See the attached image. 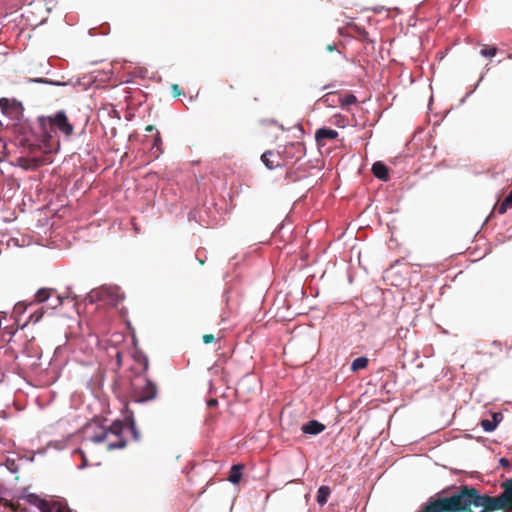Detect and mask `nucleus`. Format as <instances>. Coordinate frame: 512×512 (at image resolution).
Wrapping results in <instances>:
<instances>
[{
  "label": "nucleus",
  "mask_w": 512,
  "mask_h": 512,
  "mask_svg": "<svg viewBox=\"0 0 512 512\" xmlns=\"http://www.w3.org/2000/svg\"><path fill=\"white\" fill-rule=\"evenodd\" d=\"M32 306L30 302L27 301H19L15 304L13 312L17 315H22L28 309V307Z\"/></svg>",
  "instance_id": "31"
},
{
  "label": "nucleus",
  "mask_w": 512,
  "mask_h": 512,
  "mask_svg": "<svg viewBox=\"0 0 512 512\" xmlns=\"http://www.w3.org/2000/svg\"><path fill=\"white\" fill-rule=\"evenodd\" d=\"M372 173L373 175L384 182L390 180V169L389 167L382 161H376L372 164Z\"/></svg>",
  "instance_id": "14"
},
{
  "label": "nucleus",
  "mask_w": 512,
  "mask_h": 512,
  "mask_svg": "<svg viewBox=\"0 0 512 512\" xmlns=\"http://www.w3.org/2000/svg\"><path fill=\"white\" fill-rule=\"evenodd\" d=\"M483 78H484V74L482 73L480 79L475 84L474 88L470 92L466 93V95L461 99V103H464L465 100L477 89V87L479 86V83L483 80Z\"/></svg>",
  "instance_id": "36"
},
{
  "label": "nucleus",
  "mask_w": 512,
  "mask_h": 512,
  "mask_svg": "<svg viewBox=\"0 0 512 512\" xmlns=\"http://www.w3.org/2000/svg\"><path fill=\"white\" fill-rule=\"evenodd\" d=\"M510 463H511V462H510V460H508L506 457H501V458L499 459V464H500V466H501V467H503V468H508V467H510Z\"/></svg>",
  "instance_id": "41"
},
{
  "label": "nucleus",
  "mask_w": 512,
  "mask_h": 512,
  "mask_svg": "<svg viewBox=\"0 0 512 512\" xmlns=\"http://www.w3.org/2000/svg\"><path fill=\"white\" fill-rule=\"evenodd\" d=\"M331 489L327 485H322L317 490L316 501L320 506H324L328 502Z\"/></svg>",
  "instance_id": "21"
},
{
  "label": "nucleus",
  "mask_w": 512,
  "mask_h": 512,
  "mask_svg": "<svg viewBox=\"0 0 512 512\" xmlns=\"http://www.w3.org/2000/svg\"><path fill=\"white\" fill-rule=\"evenodd\" d=\"M53 291V288H39L36 293L34 294L33 300L30 301V304L32 305H39L48 302L49 297Z\"/></svg>",
  "instance_id": "18"
},
{
  "label": "nucleus",
  "mask_w": 512,
  "mask_h": 512,
  "mask_svg": "<svg viewBox=\"0 0 512 512\" xmlns=\"http://www.w3.org/2000/svg\"><path fill=\"white\" fill-rule=\"evenodd\" d=\"M479 425L484 432L491 433L497 429L498 426L491 419H481Z\"/></svg>",
  "instance_id": "28"
},
{
  "label": "nucleus",
  "mask_w": 512,
  "mask_h": 512,
  "mask_svg": "<svg viewBox=\"0 0 512 512\" xmlns=\"http://www.w3.org/2000/svg\"><path fill=\"white\" fill-rule=\"evenodd\" d=\"M5 467L10 473H17L19 471V464L16 459L7 457L4 462Z\"/></svg>",
  "instance_id": "29"
},
{
  "label": "nucleus",
  "mask_w": 512,
  "mask_h": 512,
  "mask_svg": "<svg viewBox=\"0 0 512 512\" xmlns=\"http://www.w3.org/2000/svg\"><path fill=\"white\" fill-rule=\"evenodd\" d=\"M37 122L45 138H51L54 130H58L66 137L71 136L74 131V126L69 121L65 110H58L47 116L40 115L37 117Z\"/></svg>",
  "instance_id": "2"
},
{
  "label": "nucleus",
  "mask_w": 512,
  "mask_h": 512,
  "mask_svg": "<svg viewBox=\"0 0 512 512\" xmlns=\"http://www.w3.org/2000/svg\"><path fill=\"white\" fill-rule=\"evenodd\" d=\"M494 216V212L491 211L490 214L486 217L484 224L487 223Z\"/></svg>",
  "instance_id": "49"
},
{
  "label": "nucleus",
  "mask_w": 512,
  "mask_h": 512,
  "mask_svg": "<svg viewBox=\"0 0 512 512\" xmlns=\"http://www.w3.org/2000/svg\"><path fill=\"white\" fill-rule=\"evenodd\" d=\"M339 133L329 127L323 126L316 130L315 141L318 145H321L325 140H336Z\"/></svg>",
  "instance_id": "11"
},
{
  "label": "nucleus",
  "mask_w": 512,
  "mask_h": 512,
  "mask_svg": "<svg viewBox=\"0 0 512 512\" xmlns=\"http://www.w3.org/2000/svg\"><path fill=\"white\" fill-rule=\"evenodd\" d=\"M72 298L73 300L77 298L76 295H67V296H62L60 295L59 293H57L56 289H53L50 297H49V300L46 304L47 306V309H50V310H55L57 309L58 307H60L64 300L67 299V298Z\"/></svg>",
  "instance_id": "16"
},
{
  "label": "nucleus",
  "mask_w": 512,
  "mask_h": 512,
  "mask_svg": "<svg viewBox=\"0 0 512 512\" xmlns=\"http://www.w3.org/2000/svg\"><path fill=\"white\" fill-rule=\"evenodd\" d=\"M479 512H491V511L488 509L482 508Z\"/></svg>",
  "instance_id": "55"
},
{
  "label": "nucleus",
  "mask_w": 512,
  "mask_h": 512,
  "mask_svg": "<svg viewBox=\"0 0 512 512\" xmlns=\"http://www.w3.org/2000/svg\"><path fill=\"white\" fill-rule=\"evenodd\" d=\"M357 97L352 94V93H348L344 96V98L341 100V107L342 109L345 108V106H349V105H353V104H356L357 103Z\"/></svg>",
  "instance_id": "33"
},
{
  "label": "nucleus",
  "mask_w": 512,
  "mask_h": 512,
  "mask_svg": "<svg viewBox=\"0 0 512 512\" xmlns=\"http://www.w3.org/2000/svg\"><path fill=\"white\" fill-rule=\"evenodd\" d=\"M121 413L124 417V421L126 423L127 428L131 432L133 440L136 442L140 441L141 434L136 426L134 412L129 408L128 404L124 405V407L121 409Z\"/></svg>",
  "instance_id": "7"
},
{
  "label": "nucleus",
  "mask_w": 512,
  "mask_h": 512,
  "mask_svg": "<svg viewBox=\"0 0 512 512\" xmlns=\"http://www.w3.org/2000/svg\"><path fill=\"white\" fill-rule=\"evenodd\" d=\"M286 177L291 178V173H287Z\"/></svg>",
  "instance_id": "58"
},
{
  "label": "nucleus",
  "mask_w": 512,
  "mask_h": 512,
  "mask_svg": "<svg viewBox=\"0 0 512 512\" xmlns=\"http://www.w3.org/2000/svg\"><path fill=\"white\" fill-rule=\"evenodd\" d=\"M154 130H155V127H154L153 125H148V126L146 127V131H148V132H152V131H154Z\"/></svg>",
  "instance_id": "50"
},
{
  "label": "nucleus",
  "mask_w": 512,
  "mask_h": 512,
  "mask_svg": "<svg viewBox=\"0 0 512 512\" xmlns=\"http://www.w3.org/2000/svg\"><path fill=\"white\" fill-rule=\"evenodd\" d=\"M0 111L4 116L9 118L17 117L18 114H22L23 107L20 102L11 103L7 98L0 99Z\"/></svg>",
  "instance_id": "9"
},
{
  "label": "nucleus",
  "mask_w": 512,
  "mask_h": 512,
  "mask_svg": "<svg viewBox=\"0 0 512 512\" xmlns=\"http://www.w3.org/2000/svg\"><path fill=\"white\" fill-rule=\"evenodd\" d=\"M26 83H37V84L53 85V86H59V87H66V86L75 87L76 85L82 84L80 78H77L76 80L71 78L68 81H58V80H52V79H48V78H44V77L27 78Z\"/></svg>",
  "instance_id": "8"
},
{
  "label": "nucleus",
  "mask_w": 512,
  "mask_h": 512,
  "mask_svg": "<svg viewBox=\"0 0 512 512\" xmlns=\"http://www.w3.org/2000/svg\"><path fill=\"white\" fill-rule=\"evenodd\" d=\"M218 404V400L217 399H210L208 402H207V405L209 407H213V406H216Z\"/></svg>",
  "instance_id": "47"
},
{
  "label": "nucleus",
  "mask_w": 512,
  "mask_h": 512,
  "mask_svg": "<svg viewBox=\"0 0 512 512\" xmlns=\"http://www.w3.org/2000/svg\"><path fill=\"white\" fill-rule=\"evenodd\" d=\"M326 426L318 420L312 419L301 426V431L310 436H316L325 430Z\"/></svg>",
  "instance_id": "13"
},
{
  "label": "nucleus",
  "mask_w": 512,
  "mask_h": 512,
  "mask_svg": "<svg viewBox=\"0 0 512 512\" xmlns=\"http://www.w3.org/2000/svg\"><path fill=\"white\" fill-rule=\"evenodd\" d=\"M20 497L27 503L38 508L40 512H42L43 508L46 507L47 501L45 499L41 498L36 493L29 492L27 489H23Z\"/></svg>",
  "instance_id": "12"
},
{
  "label": "nucleus",
  "mask_w": 512,
  "mask_h": 512,
  "mask_svg": "<svg viewBox=\"0 0 512 512\" xmlns=\"http://www.w3.org/2000/svg\"><path fill=\"white\" fill-rule=\"evenodd\" d=\"M273 152L271 150H267L265 151L262 155H261V161L262 163L264 164V166L269 169V170H273L277 167H280L281 165L280 164H276L274 165L273 164V161L271 160V157L273 156Z\"/></svg>",
  "instance_id": "26"
},
{
  "label": "nucleus",
  "mask_w": 512,
  "mask_h": 512,
  "mask_svg": "<svg viewBox=\"0 0 512 512\" xmlns=\"http://www.w3.org/2000/svg\"><path fill=\"white\" fill-rule=\"evenodd\" d=\"M285 227V221H282L275 229L274 233L280 232Z\"/></svg>",
  "instance_id": "46"
},
{
  "label": "nucleus",
  "mask_w": 512,
  "mask_h": 512,
  "mask_svg": "<svg viewBox=\"0 0 512 512\" xmlns=\"http://www.w3.org/2000/svg\"><path fill=\"white\" fill-rule=\"evenodd\" d=\"M0 144L2 146V154L4 156H7L8 155V152H7V143L0 137Z\"/></svg>",
  "instance_id": "44"
},
{
  "label": "nucleus",
  "mask_w": 512,
  "mask_h": 512,
  "mask_svg": "<svg viewBox=\"0 0 512 512\" xmlns=\"http://www.w3.org/2000/svg\"><path fill=\"white\" fill-rule=\"evenodd\" d=\"M42 512H72L66 504H60L57 502H46V507L43 508Z\"/></svg>",
  "instance_id": "22"
},
{
  "label": "nucleus",
  "mask_w": 512,
  "mask_h": 512,
  "mask_svg": "<svg viewBox=\"0 0 512 512\" xmlns=\"http://www.w3.org/2000/svg\"><path fill=\"white\" fill-rule=\"evenodd\" d=\"M492 345H493V346H496V347H500V346H501V343H500V342H498V341H493V342H492Z\"/></svg>",
  "instance_id": "52"
},
{
  "label": "nucleus",
  "mask_w": 512,
  "mask_h": 512,
  "mask_svg": "<svg viewBox=\"0 0 512 512\" xmlns=\"http://www.w3.org/2000/svg\"><path fill=\"white\" fill-rule=\"evenodd\" d=\"M117 361H118V364L120 365L121 364V354H120V352L117 353Z\"/></svg>",
  "instance_id": "53"
},
{
  "label": "nucleus",
  "mask_w": 512,
  "mask_h": 512,
  "mask_svg": "<svg viewBox=\"0 0 512 512\" xmlns=\"http://www.w3.org/2000/svg\"><path fill=\"white\" fill-rule=\"evenodd\" d=\"M511 207L510 206H507L505 204V201H502L498 206H497V211L499 214L503 215L507 212L508 209H510Z\"/></svg>",
  "instance_id": "37"
},
{
  "label": "nucleus",
  "mask_w": 512,
  "mask_h": 512,
  "mask_svg": "<svg viewBox=\"0 0 512 512\" xmlns=\"http://www.w3.org/2000/svg\"><path fill=\"white\" fill-rule=\"evenodd\" d=\"M277 152L286 162L296 163L306 155V147L303 142H290L279 146Z\"/></svg>",
  "instance_id": "6"
},
{
  "label": "nucleus",
  "mask_w": 512,
  "mask_h": 512,
  "mask_svg": "<svg viewBox=\"0 0 512 512\" xmlns=\"http://www.w3.org/2000/svg\"><path fill=\"white\" fill-rule=\"evenodd\" d=\"M127 446V440L125 439V437H120L118 438L117 441L115 442H110L108 445H107V449L109 451L111 450H116V449H123Z\"/></svg>",
  "instance_id": "30"
},
{
  "label": "nucleus",
  "mask_w": 512,
  "mask_h": 512,
  "mask_svg": "<svg viewBox=\"0 0 512 512\" xmlns=\"http://www.w3.org/2000/svg\"><path fill=\"white\" fill-rule=\"evenodd\" d=\"M335 86H336V84L333 82V83H330V84H327V85L323 86V87H322V90H326V89H328V88H333V87H335Z\"/></svg>",
  "instance_id": "48"
},
{
  "label": "nucleus",
  "mask_w": 512,
  "mask_h": 512,
  "mask_svg": "<svg viewBox=\"0 0 512 512\" xmlns=\"http://www.w3.org/2000/svg\"><path fill=\"white\" fill-rule=\"evenodd\" d=\"M124 419H115L109 426H105L107 434H112L117 438L124 437L123 433L126 428Z\"/></svg>",
  "instance_id": "17"
},
{
  "label": "nucleus",
  "mask_w": 512,
  "mask_h": 512,
  "mask_svg": "<svg viewBox=\"0 0 512 512\" xmlns=\"http://www.w3.org/2000/svg\"><path fill=\"white\" fill-rule=\"evenodd\" d=\"M480 507L488 509L492 512L506 509L501 496L498 495L496 497L491 496L488 493L482 494Z\"/></svg>",
  "instance_id": "10"
},
{
  "label": "nucleus",
  "mask_w": 512,
  "mask_h": 512,
  "mask_svg": "<svg viewBox=\"0 0 512 512\" xmlns=\"http://www.w3.org/2000/svg\"><path fill=\"white\" fill-rule=\"evenodd\" d=\"M160 144H161V138H160L159 132L157 131L156 137L154 138V141H153L152 148H157L159 150Z\"/></svg>",
  "instance_id": "40"
},
{
  "label": "nucleus",
  "mask_w": 512,
  "mask_h": 512,
  "mask_svg": "<svg viewBox=\"0 0 512 512\" xmlns=\"http://www.w3.org/2000/svg\"><path fill=\"white\" fill-rule=\"evenodd\" d=\"M133 343H134V345L137 344V339H136L135 335H133Z\"/></svg>",
  "instance_id": "56"
},
{
  "label": "nucleus",
  "mask_w": 512,
  "mask_h": 512,
  "mask_svg": "<svg viewBox=\"0 0 512 512\" xmlns=\"http://www.w3.org/2000/svg\"><path fill=\"white\" fill-rule=\"evenodd\" d=\"M501 487L503 489L500 494L501 499L506 507V509L512 510V478H509L502 482Z\"/></svg>",
  "instance_id": "15"
},
{
  "label": "nucleus",
  "mask_w": 512,
  "mask_h": 512,
  "mask_svg": "<svg viewBox=\"0 0 512 512\" xmlns=\"http://www.w3.org/2000/svg\"><path fill=\"white\" fill-rule=\"evenodd\" d=\"M15 134V145L22 148L24 152L33 154L39 149L38 135L28 122H18L13 126Z\"/></svg>",
  "instance_id": "3"
},
{
  "label": "nucleus",
  "mask_w": 512,
  "mask_h": 512,
  "mask_svg": "<svg viewBox=\"0 0 512 512\" xmlns=\"http://www.w3.org/2000/svg\"><path fill=\"white\" fill-rule=\"evenodd\" d=\"M481 499L482 494L476 488L464 485L451 495L442 490L429 497L420 506V512H465L471 505L480 507Z\"/></svg>",
  "instance_id": "1"
},
{
  "label": "nucleus",
  "mask_w": 512,
  "mask_h": 512,
  "mask_svg": "<svg viewBox=\"0 0 512 512\" xmlns=\"http://www.w3.org/2000/svg\"><path fill=\"white\" fill-rule=\"evenodd\" d=\"M202 340L205 344H210L215 341V337L212 334H205Z\"/></svg>",
  "instance_id": "39"
},
{
  "label": "nucleus",
  "mask_w": 512,
  "mask_h": 512,
  "mask_svg": "<svg viewBox=\"0 0 512 512\" xmlns=\"http://www.w3.org/2000/svg\"><path fill=\"white\" fill-rule=\"evenodd\" d=\"M98 430L99 431H95L94 434L89 437L90 441L96 444L104 442L108 435L103 424L98 426Z\"/></svg>",
  "instance_id": "25"
},
{
  "label": "nucleus",
  "mask_w": 512,
  "mask_h": 512,
  "mask_svg": "<svg viewBox=\"0 0 512 512\" xmlns=\"http://www.w3.org/2000/svg\"><path fill=\"white\" fill-rule=\"evenodd\" d=\"M298 129H299V131H300L301 133H304V130H303V128H302V126H301V125H298Z\"/></svg>",
  "instance_id": "54"
},
{
  "label": "nucleus",
  "mask_w": 512,
  "mask_h": 512,
  "mask_svg": "<svg viewBox=\"0 0 512 512\" xmlns=\"http://www.w3.org/2000/svg\"><path fill=\"white\" fill-rule=\"evenodd\" d=\"M123 299V295L118 294L114 289L107 286L92 289L85 296V301L89 304H94L98 301H105L107 304L113 306H117Z\"/></svg>",
  "instance_id": "5"
},
{
  "label": "nucleus",
  "mask_w": 512,
  "mask_h": 512,
  "mask_svg": "<svg viewBox=\"0 0 512 512\" xmlns=\"http://www.w3.org/2000/svg\"><path fill=\"white\" fill-rule=\"evenodd\" d=\"M496 53H497L496 47L482 48L480 50V55L485 58H491V57L495 56Z\"/></svg>",
  "instance_id": "34"
},
{
  "label": "nucleus",
  "mask_w": 512,
  "mask_h": 512,
  "mask_svg": "<svg viewBox=\"0 0 512 512\" xmlns=\"http://www.w3.org/2000/svg\"><path fill=\"white\" fill-rule=\"evenodd\" d=\"M505 204L512 208V189L509 191L508 195L504 198Z\"/></svg>",
  "instance_id": "42"
},
{
  "label": "nucleus",
  "mask_w": 512,
  "mask_h": 512,
  "mask_svg": "<svg viewBox=\"0 0 512 512\" xmlns=\"http://www.w3.org/2000/svg\"><path fill=\"white\" fill-rule=\"evenodd\" d=\"M133 359L135 362L142 365L143 369L141 373H146L149 369V360L148 356L140 349H135L133 353Z\"/></svg>",
  "instance_id": "20"
},
{
  "label": "nucleus",
  "mask_w": 512,
  "mask_h": 512,
  "mask_svg": "<svg viewBox=\"0 0 512 512\" xmlns=\"http://www.w3.org/2000/svg\"><path fill=\"white\" fill-rule=\"evenodd\" d=\"M145 373H138L137 379L143 381V385L140 386L136 382L131 384L132 389V400L134 403L143 404L156 399L158 394V388L156 383L149 377L144 375Z\"/></svg>",
  "instance_id": "4"
},
{
  "label": "nucleus",
  "mask_w": 512,
  "mask_h": 512,
  "mask_svg": "<svg viewBox=\"0 0 512 512\" xmlns=\"http://www.w3.org/2000/svg\"><path fill=\"white\" fill-rule=\"evenodd\" d=\"M2 126V122L0 121V127Z\"/></svg>",
  "instance_id": "59"
},
{
  "label": "nucleus",
  "mask_w": 512,
  "mask_h": 512,
  "mask_svg": "<svg viewBox=\"0 0 512 512\" xmlns=\"http://www.w3.org/2000/svg\"><path fill=\"white\" fill-rule=\"evenodd\" d=\"M243 469V464H233L229 470L228 481L233 485L239 484L243 476Z\"/></svg>",
  "instance_id": "19"
},
{
  "label": "nucleus",
  "mask_w": 512,
  "mask_h": 512,
  "mask_svg": "<svg viewBox=\"0 0 512 512\" xmlns=\"http://www.w3.org/2000/svg\"><path fill=\"white\" fill-rule=\"evenodd\" d=\"M384 9V7H375L373 8V10L377 13H380L382 10Z\"/></svg>",
  "instance_id": "51"
},
{
  "label": "nucleus",
  "mask_w": 512,
  "mask_h": 512,
  "mask_svg": "<svg viewBox=\"0 0 512 512\" xmlns=\"http://www.w3.org/2000/svg\"><path fill=\"white\" fill-rule=\"evenodd\" d=\"M326 50L328 52H333V51H337L339 53V51L337 50V47L335 45V43H332V44H328L327 47H326Z\"/></svg>",
  "instance_id": "45"
},
{
  "label": "nucleus",
  "mask_w": 512,
  "mask_h": 512,
  "mask_svg": "<svg viewBox=\"0 0 512 512\" xmlns=\"http://www.w3.org/2000/svg\"><path fill=\"white\" fill-rule=\"evenodd\" d=\"M369 364V359L366 356H359L355 358L351 363V371L358 372L359 370L365 369Z\"/></svg>",
  "instance_id": "24"
},
{
  "label": "nucleus",
  "mask_w": 512,
  "mask_h": 512,
  "mask_svg": "<svg viewBox=\"0 0 512 512\" xmlns=\"http://www.w3.org/2000/svg\"><path fill=\"white\" fill-rule=\"evenodd\" d=\"M45 309L44 307H40L37 310H35L33 313H31L28 317V319L21 325V329L25 328L29 322L36 324L38 323L44 316Z\"/></svg>",
  "instance_id": "23"
},
{
  "label": "nucleus",
  "mask_w": 512,
  "mask_h": 512,
  "mask_svg": "<svg viewBox=\"0 0 512 512\" xmlns=\"http://www.w3.org/2000/svg\"><path fill=\"white\" fill-rule=\"evenodd\" d=\"M34 459H35L34 454L30 455V456L24 455L19 458V461H26V462L32 463V462H34Z\"/></svg>",
  "instance_id": "43"
},
{
  "label": "nucleus",
  "mask_w": 512,
  "mask_h": 512,
  "mask_svg": "<svg viewBox=\"0 0 512 512\" xmlns=\"http://www.w3.org/2000/svg\"><path fill=\"white\" fill-rule=\"evenodd\" d=\"M73 454H79L81 456V464L78 466L79 470H83L90 465L84 451L81 448L74 449Z\"/></svg>",
  "instance_id": "32"
},
{
  "label": "nucleus",
  "mask_w": 512,
  "mask_h": 512,
  "mask_svg": "<svg viewBox=\"0 0 512 512\" xmlns=\"http://www.w3.org/2000/svg\"><path fill=\"white\" fill-rule=\"evenodd\" d=\"M110 32V25L108 23H103L99 27H93L89 29V35L95 36L97 34L108 35Z\"/></svg>",
  "instance_id": "27"
},
{
  "label": "nucleus",
  "mask_w": 512,
  "mask_h": 512,
  "mask_svg": "<svg viewBox=\"0 0 512 512\" xmlns=\"http://www.w3.org/2000/svg\"><path fill=\"white\" fill-rule=\"evenodd\" d=\"M491 413V416H492V422H494L496 424V426H498L502 420H503V415L501 412H490Z\"/></svg>",
  "instance_id": "35"
},
{
  "label": "nucleus",
  "mask_w": 512,
  "mask_h": 512,
  "mask_svg": "<svg viewBox=\"0 0 512 512\" xmlns=\"http://www.w3.org/2000/svg\"><path fill=\"white\" fill-rule=\"evenodd\" d=\"M18 160H19V162H22V161H25L26 159L24 157H20Z\"/></svg>",
  "instance_id": "57"
},
{
  "label": "nucleus",
  "mask_w": 512,
  "mask_h": 512,
  "mask_svg": "<svg viewBox=\"0 0 512 512\" xmlns=\"http://www.w3.org/2000/svg\"><path fill=\"white\" fill-rule=\"evenodd\" d=\"M171 93L174 97H178L182 94V90L180 89L178 84L171 85Z\"/></svg>",
  "instance_id": "38"
}]
</instances>
